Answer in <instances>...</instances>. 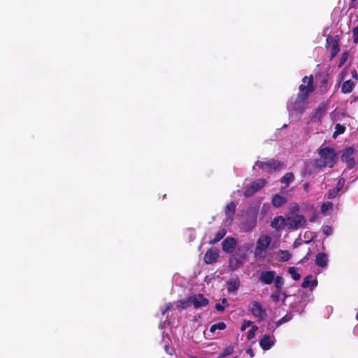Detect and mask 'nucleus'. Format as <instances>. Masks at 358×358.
<instances>
[{
    "label": "nucleus",
    "mask_w": 358,
    "mask_h": 358,
    "mask_svg": "<svg viewBox=\"0 0 358 358\" xmlns=\"http://www.w3.org/2000/svg\"><path fill=\"white\" fill-rule=\"evenodd\" d=\"M256 224V217L253 218L251 220H248L242 223L243 229L245 231H250L255 227Z\"/></svg>",
    "instance_id": "27"
},
{
    "label": "nucleus",
    "mask_w": 358,
    "mask_h": 358,
    "mask_svg": "<svg viewBox=\"0 0 358 358\" xmlns=\"http://www.w3.org/2000/svg\"><path fill=\"white\" fill-rule=\"evenodd\" d=\"M257 327L254 325L251 330L248 332V339H251L254 336V332L257 330Z\"/></svg>",
    "instance_id": "45"
},
{
    "label": "nucleus",
    "mask_w": 358,
    "mask_h": 358,
    "mask_svg": "<svg viewBox=\"0 0 358 358\" xmlns=\"http://www.w3.org/2000/svg\"><path fill=\"white\" fill-rule=\"evenodd\" d=\"M320 158L314 160V166L320 169L323 168H332L334 166L338 154L334 148L325 147L318 150Z\"/></svg>",
    "instance_id": "2"
},
{
    "label": "nucleus",
    "mask_w": 358,
    "mask_h": 358,
    "mask_svg": "<svg viewBox=\"0 0 358 358\" xmlns=\"http://www.w3.org/2000/svg\"><path fill=\"white\" fill-rule=\"evenodd\" d=\"M252 307L250 309L252 315L256 317H258L260 320L264 319L266 316L265 309L258 301H253L251 303Z\"/></svg>",
    "instance_id": "9"
},
{
    "label": "nucleus",
    "mask_w": 358,
    "mask_h": 358,
    "mask_svg": "<svg viewBox=\"0 0 358 358\" xmlns=\"http://www.w3.org/2000/svg\"><path fill=\"white\" fill-rule=\"evenodd\" d=\"M227 303V299L226 298H223V299H222V304H225V303Z\"/></svg>",
    "instance_id": "54"
},
{
    "label": "nucleus",
    "mask_w": 358,
    "mask_h": 358,
    "mask_svg": "<svg viewBox=\"0 0 358 358\" xmlns=\"http://www.w3.org/2000/svg\"><path fill=\"white\" fill-rule=\"evenodd\" d=\"M310 91H302L299 94L294 102L293 108L296 111L301 113L308 103L309 92Z\"/></svg>",
    "instance_id": "5"
},
{
    "label": "nucleus",
    "mask_w": 358,
    "mask_h": 358,
    "mask_svg": "<svg viewBox=\"0 0 358 358\" xmlns=\"http://www.w3.org/2000/svg\"><path fill=\"white\" fill-rule=\"evenodd\" d=\"M273 282L276 289H282V287L284 285V278L281 275H278L275 278Z\"/></svg>",
    "instance_id": "31"
},
{
    "label": "nucleus",
    "mask_w": 358,
    "mask_h": 358,
    "mask_svg": "<svg viewBox=\"0 0 358 358\" xmlns=\"http://www.w3.org/2000/svg\"><path fill=\"white\" fill-rule=\"evenodd\" d=\"M282 292H283L282 289H275V291L273 293L277 294L279 296H281Z\"/></svg>",
    "instance_id": "53"
},
{
    "label": "nucleus",
    "mask_w": 358,
    "mask_h": 358,
    "mask_svg": "<svg viewBox=\"0 0 358 358\" xmlns=\"http://www.w3.org/2000/svg\"><path fill=\"white\" fill-rule=\"evenodd\" d=\"M226 329V324L224 322H218V323H216V324H213L210 327V331L211 333H215V331L217 329H219V330H224Z\"/></svg>",
    "instance_id": "28"
},
{
    "label": "nucleus",
    "mask_w": 358,
    "mask_h": 358,
    "mask_svg": "<svg viewBox=\"0 0 358 358\" xmlns=\"http://www.w3.org/2000/svg\"><path fill=\"white\" fill-rule=\"evenodd\" d=\"M328 257L326 253L319 252L315 257V264L321 268H324L327 266Z\"/></svg>",
    "instance_id": "20"
},
{
    "label": "nucleus",
    "mask_w": 358,
    "mask_h": 358,
    "mask_svg": "<svg viewBox=\"0 0 358 358\" xmlns=\"http://www.w3.org/2000/svg\"><path fill=\"white\" fill-rule=\"evenodd\" d=\"M329 105V101L327 100L321 103L315 111L311 114L313 122H319L326 115Z\"/></svg>",
    "instance_id": "6"
},
{
    "label": "nucleus",
    "mask_w": 358,
    "mask_h": 358,
    "mask_svg": "<svg viewBox=\"0 0 358 358\" xmlns=\"http://www.w3.org/2000/svg\"><path fill=\"white\" fill-rule=\"evenodd\" d=\"M294 180V175L292 172L285 173L280 179V182L282 184H285L286 187H288L289 184Z\"/></svg>",
    "instance_id": "26"
},
{
    "label": "nucleus",
    "mask_w": 358,
    "mask_h": 358,
    "mask_svg": "<svg viewBox=\"0 0 358 358\" xmlns=\"http://www.w3.org/2000/svg\"><path fill=\"white\" fill-rule=\"evenodd\" d=\"M209 300L204 297L202 294H194L192 296V305L196 309L206 307L208 305Z\"/></svg>",
    "instance_id": "11"
},
{
    "label": "nucleus",
    "mask_w": 358,
    "mask_h": 358,
    "mask_svg": "<svg viewBox=\"0 0 358 358\" xmlns=\"http://www.w3.org/2000/svg\"><path fill=\"white\" fill-rule=\"evenodd\" d=\"M236 204L233 201H231L226 206L224 213L227 220L230 221L233 220L236 213Z\"/></svg>",
    "instance_id": "19"
},
{
    "label": "nucleus",
    "mask_w": 358,
    "mask_h": 358,
    "mask_svg": "<svg viewBox=\"0 0 358 358\" xmlns=\"http://www.w3.org/2000/svg\"><path fill=\"white\" fill-rule=\"evenodd\" d=\"M271 226L277 231H281L284 227L286 226V219L284 218L282 216L275 217L271 221Z\"/></svg>",
    "instance_id": "17"
},
{
    "label": "nucleus",
    "mask_w": 358,
    "mask_h": 358,
    "mask_svg": "<svg viewBox=\"0 0 358 358\" xmlns=\"http://www.w3.org/2000/svg\"><path fill=\"white\" fill-rule=\"evenodd\" d=\"M326 46H329L331 48V59H332L336 57L340 50L338 39L331 36H329L326 39Z\"/></svg>",
    "instance_id": "10"
},
{
    "label": "nucleus",
    "mask_w": 358,
    "mask_h": 358,
    "mask_svg": "<svg viewBox=\"0 0 358 358\" xmlns=\"http://www.w3.org/2000/svg\"><path fill=\"white\" fill-rule=\"evenodd\" d=\"M246 353L250 355V357H254V352L252 348H248L246 350Z\"/></svg>",
    "instance_id": "51"
},
{
    "label": "nucleus",
    "mask_w": 358,
    "mask_h": 358,
    "mask_svg": "<svg viewBox=\"0 0 358 358\" xmlns=\"http://www.w3.org/2000/svg\"><path fill=\"white\" fill-rule=\"evenodd\" d=\"M251 324L250 321H244V323L242 324L241 328V331H244L248 327H250Z\"/></svg>",
    "instance_id": "47"
},
{
    "label": "nucleus",
    "mask_w": 358,
    "mask_h": 358,
    "mask_svg": "<svg viewBox=\"0 0 358 358\" xmlns=\"http://www.w3.org/2000/svg\"><path fill=\"white\" fill-rule=\"evenodd\" d=\"M255 166L268 173H272L280 170L284 166V163L275 159H269L265 162L257 161Z\"/></svg>",
    "instance_id": "3"
},
{
    "label": "nucleus",
    "mask_w": 358,
    "mask_h": 358,
    "mask_svg": "<svg viewBox=\"0 0 358 358\" xmlns=\"http://www.w3.org/2000/svg\"><path fill=\"white\" fill-rule=\"evenodd\" d=\"M352 76L355 79V80H357L358 79V74H357V72L356 70H353L352 71Z\"/></svg>",
    "instance_id": "52"
},
{
    "label": "nucleus",
    "mask_w": 358,
    "mask_h": 358,
    "mask_svg": "<svg viewBox=\"0 0 358 358\" xmlns=\"http://www.w3.org/2000/svg\"><path fill=\"white\" fill-rule=\"evenodd\" d=\"M338 193L339 192L335 188L330 189L328 192V199H331L335 198L338 194Z\"/></svg>",
    "instance_id": "40"
},
{
    "label": "nucleus",
    "mask_w": 358,
    "mask_h": 358,
    "mask_svg": "<svg viewBox=\"0 0 358 358\" xmlns=\"http://www.w3.org/2000/svg\"><path fill=\"white\" fill-rule=\"evenodd\" d=\"M311 255V250L310 248H308V250L307 252V254L299 261V264H303L306 262H307L310 257Z\"/></svg>",
    "instance_id": "42"
},
{
    "label": "nucleus",
    "mask_w": 358,
    "mask_h": 358,
    "mask_svg": "<svg viewBox=\"0 0 358 358\" xmlns=\"http://www.w3.org/2000/svg\"><path fill=\"white\" fill-rule=\"evenodd\" d=\"M355 154V148L350 146L346 147L342 151L341 159L343 162L346 164L347 168L349 169H353L356 165V162L354 157Z\"/></svg>",
    "instance_id": "4"
},
{
    "label": "nucleus",
    "mask_w": 358,
    "mask_h": 358,
    "mask_svg": "<svg viewBox=\"0 0 358 358\" xmlns=\"http://www.w3.org/2000/svg\"><path fill=\"white\" fill-rule=\"evenodd\" d=\"M215 308L218 311H223L224 310V307L220 303H216Z\"/></svg>",
    "instance_id": "48"
},
{
    "label": "nucleus",
    "mask_w": 358,
    "mask_h": 358,
    "mask_svg": "<svg viewBox=\"0 0 358 358\" xmlns=\"http://www.w3.org/2000/svg\"><path fill=\"white\" fill-rule=\"evenodd\" d=\"M244 262H245L240 258L232 255L229 257V269L232 271H236L238 268L242 267L244 264Z\"/></svg>",
    "instance_id": "16"
},
{
    "label": "nucleus",
    "mask_w": 358,
    "mask_h": 358,
    "mask_svg": "<svg viewBox=\"0 0 358 358\" xmlns=\"http://www.w3.org/2000/svg\"><path fill=\"white\" fill-rule=\"evenodd\" d=\"M234 255L236 257L240 258L241 259H242L245 262L246 257H247V252L245 249L238 248Z\"/></svg>",
    "instance_id": "30"
},
{
    "label": "nucleus",
    "mask_w": 358,
    "mask_h": 358,
    "mask_svg": "<svg viewBox=\"0 0 358 358\" xmlns=\"http://www.w3.org/2000/svg\"><path fill=\"white\" fill-rule=\"evenodd\" d=\"M322 231L326 236H330L332 234V228L330 226L325 225L322 228Z\"/></svg>",
    "instance_id": "41"
},
{
    "label": "nucleus",
    "mask_w": 358,
    "mask_h": 358,
    "mask_svg": "<svg viewBox=\"0 0 358 358\" xmlns=\"http://www.w3.org/2000/svg\"><path fill=\"white\" fill-rule=\"evenodd\" d=\"M332 208L333 203L331 202H326L321 206V212L323 214H325L328 210H331Z\"/></svg>",
    "instance_id": "36"
},
{
    "label": "nucleus",
    "mask_w": 358,
    "mask_h": 358,
    "mask_svg": "<svg viewBox=\"0 0 358 358\" xmlns=\"http://www.w3.org/2000/svg\"><path fill=\"white\" fill-rule=\"evenodd\" d=\"M287 202V199L285 197L280 195L275 194L272 199V204L274 207L279 208Z\"/></svg>",
    "instance_id": "23"
},
{
    "label": "nucleus",
    "mask_w": 358,
    "mask_h": 358,
    "mask_svg": "<svg viewBox=\"0 0 358 358\" xmlns=\"http://www.w3.org/2000/svg\"><path fill=\"white\" fill-rule=\"evenodd\" d=\"M173 304L171 302L166 303L164 308H161V313L164 315L169 310L171 309Z\"/></svg>",
    "instance_id": "39"
},
{
    "label": "nucleus",
    "mask_w": 358,
    "mask_h": 358,
    "mask_svg": "<svg viewBox=\"0 0 358 358\" xmlns=\"http://www.w3.org/2000/svg\"><path fill=\"white\" fill-rule=\"evenodd\" d=\"M345 179L344 178H341L338 180L335 189L336 190H338V192H340L342 189V188L343 187V186L345 185Z\"/></svg>",
    "instance_id": "38"
},
{
    "label": "nucleus",
    "mask_w": 358,
    "mask_h": 358,
    "mask_svg": "<svg viewBox=\"0 0 358 358\" xmlns=\"http://www.w3.org/2000/svg\"><path fill=\"white\" fill-rule=\"evenodd\" d=\"M302 82L303 84L299 87V90L327 89L329 82V74L326 72L317 71L314 76H304Z\"/></svg>",
    "instance_id": "1"
},
{
    "label": "nucleus",
    "mask_w": 358,
    "mask_h": 358,
    "mask_svg": "<svg viewBox=\"0 0 358 358\" xmlns=\"http://www.w3.org/2000/svg\"><path fill=\"white\" fill-rule=\"evenodd\" d=\"M241 285L240 280L238 277L234 279H230L227 282V291L229 293H232L238 289Z\"/></svg>",
    "instance_id": "21"
},
{
    "label": "nucleus",
    "mask_w": 358,
    "mask_h": 358,
    "mask_svg": "<svg viewBox=\"0 0 358 358\" xmlns=\"http://www.w3.org/2000/svg\"><path fill=\"white\" fill-rule=\"evenodd\" d=\"M303 189L306 192H309V182H305L303 184Z\"/></svg>",
    "instance_id": "49"
},
{
    "label": "nucleus",
    "mask_w": 358,
    "mask_h": 358,
    "mask_svg": "<svg viewBox=\"0 0 358 358\" xmlns=\"http://www.w3.org/2000/svg\"><path fill=\"white\" fill-rule=\"evenodd\" d=\"M266 182L265 179L263 178H259L250 184V187H247L244 191V196L245 197H250L255 194L257 191L260 190L262 188H263Z\"/></svg>",
    "instance_id": "7"
},
{
    "label": "nucleus",
    "mask_w": 358,
    "mask_h": 358,
    "mask_svg": "<svg viewBox=\"0 0 358 358\" xmlns=\"http://www.w3.org/2000/svg\"><path fill=\"white\" fill-rule=\"evenodd\" d=\"M292 318V315L291 314H287L284 315L282 317H281L277 322L276 326H280L287 322H289Z\"/></svg>",
    "instance_id": "34"
},
{
    "label": "nucleus",
    "mask_w": 358,
    "mask_h": 358,
    "mask_svg": "<svg viewBox=\"0 0 358 358\" xmlns=\"http://www.w3.org/2000/svg\"><path fill=\"white\" fill-rule=\"evenodd\" d=\"M192 305V296L180 299L176 302V307L181 309H186Z\"/></svg>",
    "instance_id": "25"
},
{
    "label": "nucleus",
    "mask_w": 358,
    "mask_h": 358,
    "mask_svg": "<svg viewBox=\"0 0 358 358\" xmlns=\"http://www.w3.org/2000/svg\"><path fill=\"white\" fill-rule=\"evenodd\" d=\"M317 285V280L316 279H313L312 275H307L304 279L301 284V287L303 288H307L310 286L312 287H315Z\"/></svg>",
    "instance_id": "22"
},
{
    "label": "nucleus",
    "mask_w": 358,
    "mask_h": 358,
    "mask_svg": "<svg viewBox=\"0 0 358 358\" xmlns=\"http://www.w3.org/2000/svg\"><path fill=\"white\" fill-rule=\"evenodd\" d=\"M275 276L274 271H263L260 273L259 280L265 285H271L273 282Z\"/></svg>",
    "instance_id": "12"
},
{
    "label": "nucleus",
    "mask_w": 358,
    "mask_h": 358,
    "mask_svg": "<svg viewBox=\"0 0 358 358\" xmlns=\"http://www.w3.org/2000/svg\"><path fill=\"white\" fill-rule=\"evenodd\" d=\"M306 222V220L304 216L301 215H294L286 219V226L291 229H296L303 226Z\"/></svg>",
    "instance_id": "8"
},
{
    "label": "nucleus",
    "mask_w": 358,
    "mask_h": 358,
    "mask_svg": "<svg viewBox=\"0 0 358 358\" xmlns=\"http://www.w3.org/2000/svg\"><path fill=\"white\" fill-rule=\"evenodd\" d=\"M348 51H345L342 53V55L340 58V61H339V64H338V66L339 67H341L347 61L348 58Z\"/></svg>",
    "instance_id": "37"
},
{
    "label": "nucleus",
    "mask_w": 358,
    "mask_h": 358,
    "mask_svg": "<svg viewBox=\"0 0 358 358\" xmlns=\"http://www.w3.org/2000/svg\"><path fill=\"white\" fill-rule=\"evenodd\" d=\"M345 127L341 124H336L335 126V131L333 134V137L336 138L337 136L342 134L345 132Z\"/></svg>",
    "instance_id": "29"
},
{
    "label": "nucleus",
    "mask_w": 358,
    "mask_h": 358,
    "mask_svg": "<svg viewBox=\"0 0 358 358\" xmlns=\"http://www.w3.org/2000/svg\"><path fill=\"white\" fill-rule=\"evenodd\" d=\"M218 257V250L217 248H210L205 253L203 261L207 264H211L216 262Z\"/></svg>",
    "instance_id": "14"
},
{
    "label": "nucleus",
    "mask_w": 358,
    "mask_h": 358,
    "mask_svg": "<svg viewBox=\"0 0 358 358\" xmlns=\"http://www.w3.org/2000/svg\"><path fill=\"white\" fill-rule=\"evenodd\" d=\"M234 347L233 345H230L224 349L223 352L220 355V357H224L227 355H230L234 352Z\"/></svg>",
    "instance_id": "33"
},
{
    "label": "nucleus",
    "mask_w": 358,
    "mask_h": 358,
    "mask_svg": "<svg viewBox=\"0 0 358 358\" xmlns=\"http://www.w3.org/2000/svg\"><path fill=\"white\" fill-rule=\"evenodd\" d=\"M235 358H237V357H235Z\"/></svg>",
    "instance_id": "56"
},
{
    "label": "nucleus",
    "mask_w": 358,
    "mask_h": 358,
    "mask_svg": "<svg viewBox=\"0 0 358 358\" xmlns=\"http://www.w3.org/2000/svg\"><path fill=\"white\" fill-rule=\"evenodd\" d=\"M280 296H279L277 294H275V293H272L271 294V299L273 300V301H274L275 303H278L280 300Z\"/></svg>",
    "instance_id": "44"
},
{
    "label": "nucleus",
    "mask_w": 358,
    "mask_h": 358,
    "mask_svg": "<svg viewBox=\"0 0 358 358\" xmlns=\"http://www.w3.org/2000/svg\"><path fill=\"white\" fill-rule=\"evenodd\" d=\"M280 252L284 255L282 257L283 261H288L291 258L290 253L287 250H280Z\"/></svg>",
    "instance_id": "43"
},
{
    "label": "nucleus",
    "mask_w": 358,
    "mask_h": 358,
    "mask_svg": "<svg viewBox=\"0 0 358 358\" xmlns=\"http://www.w3.org/2000/svg\"><path fill=\"white\" fill-rule=\"evenodd\" d=\"M271 238L268 235H262L258 238L256 245V251H264L270 245Z\"/></svg>",
    "instance_id": "15"
},
{
    "label": "nucleus",
    "mask_w": 358,
    "mask_h": 358,
    "mask_svg": "<svg viewBox=\"0 0 358 358\" xmlns=\"http://www.w3.org/2000/svg\"><path fill=\"white\" fill-rule=\"evenodd\" d=\"M354 86V81L352 80H348L343 83L341 90H352Z\"/></svg>",
    "instance_id": "35"
},
{
    "label": "nucleus",
    "mask_w": 358,
    "mask_h": 358,
    "mask_svg": "<svg viewBox=\"0 0 358 358\" xmlns=\"http://www.w3.org/2000/svg\"><path fill=\"white\" fill-rule=\"evenodd\" d=\"M237 245L236 240L233 237L226 238L222 243L223 251L226 253H232Z\"/></svg>",
    "instance_id": "13"
},
{
    "label": "nucleus",
    "mask_w": 358,
    "mask_h": 358,
    "mask_svg": "<svg viewBox=\"0 0 358 358\" xmlns=\"http://www.w3.org/2000/svg\"><path fill=\"white\" fill-rule=\"evenodd\" d=\"M274 343V341L271 340L270 336L268 334L264 335L259 341V345L264 350H268Z\"/></svg>",
    "instance_id": "18"
},
{
    "label": "nucleus",
    "mask_w": 358,
    "mask_h": 358,
    "mask_svg": "<svg viewBox=\"0 0 358 358\" xmlns=\"http://www.w3.org/2000/svg\"><path fill=\"white\" fill-rule=\"evenodd\" d=\"M287 271L294 280H299L301 278V275L297 272L296 268L289 267Z\"/></svg>",
    "instance_id": "32"
},
{
    "label": "nucleus",
    "mask_w": 358,
    "mask_h": 358,
    "mask_svg": "<svg viewBox=\"0 0 358 358\" xmlns=\"http://www.w3.org/2000/svg\"><path fill=\"white\" fill-rule=\"evenodd\" d=\"M303 241L302 239L299 237L297 239L295 240V241L293 243V248H298L300 245H301Z\"/></svg>",
    "instance_id": "46"
},
{
    "label": "nucleus",
    "mask_w": 358,
    "mask_h": 358,
    "mask_svg": "<svg viewBox=\"0 0 358 358\" xmlns=\"http://www.w3.org/2000/svg\"><path fill=\"white\" fill-rule=\"evenodd\" d=\"M227 234V230L224 228L220 229L215 235V237L209 241V244L214 245L221 241Z\"/></svg>",
    "instance_id": "24"
},
{
    "label": "nucleus",
    "mask_w": 358,
    "mask_h": 358,
    "mask_svg": "<svg viewBox=\"0 0 358 358\" xmlns=\"http://www.w3.org/2000/svg\"><path fill=\"white\" fill-rule=\"evenodd\" d=\"M281 296H282V304H284V303H285V300H286V299H287L288 296H289V294H287V292H286L285 291H283V292H282V295H281Z\"/></svg>",
    "instance_id": "50"
},
{
    "label": "nucleus",
    "mask_w": 358,
    "mask_h": 358,
    "mask_svg": "<svg viewBox=\"0 0 358 358\" xmlns=\"http://www.w3.org/2000/svg\"><path fill=\"white\" fill-rule=\"evenodd\" d=\"M352 91H347V90H345V91H343V93H349V92H351Z\"/></svg>",
    "instance_id": "55"
}]
</instances>
